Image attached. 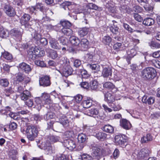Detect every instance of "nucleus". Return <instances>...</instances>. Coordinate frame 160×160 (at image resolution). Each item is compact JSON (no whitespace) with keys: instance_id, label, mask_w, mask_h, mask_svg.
<instances>
[{"instance_id":"1","label":"nucleus","mask_w":160,"mask_h":160,"mask_svg":"<svg viewBox=\"0 0 160 160\" xmlns=\"http://www.w3.org/2000/svg\"><path fill=\"white\" fill-rule=\"evenodd\" d=\"M38 128L35 126L30 125L27 127L26 133L29 140L31 141L34 140L38 135Z\"/></svg>"},{"instance_id":"2","label":"nucleus","mask_w":160,"mask_h":160,"mask_svg":"<svg viewBox=\"0 0 160 160\" xmlns=\"http://www.w3.org/2000/svg\"><path fill=\"white\" fill-rule=\"evenodd\" d=\"M156 73L155 70L153 68L148 67L142 71V76L144 79H151L155 77Z\"/></svg>"},{"instance_id":"3","label":"nucleus","mask_w":160,"mask_h":160,"mask_svg":"<svg viewBox=\"0 0 160 160\" xmlns=\"http://www.w3.org/2000/svg\"><path fill=\"white\" fill-rule=\"evenodd\" d=\"M149 152V151L147 148H144L140 150L139 152L135 151L133 153L132 156L136 159H142L148 157Z\"/></svg>"},{"instance_id":"4","label":"nucleus","mask_w":160,"mask_h":160,"mask_svg":"<svg viewBox=\"0 0 160 160\" xmlns=\"http://www.w3.org/2000/svg\"><path fill=\"white\" fill-rule=\"evenodd\" d=\"M76 5L74 3L69 2H65L63 3L61 7L65 10H68L71 11L74 9H75V12L77 13L82 12L81 9H77L76 8Z\"/></svg>"},{"instance_id":"5","label":"nucleus","mask_w":160,"mask_h":160,"mask_svg":"<svg viewBox=\"0 0 160 160\" xmlns=\"http://www.w3.org/2000/svg\"><path fill=\"white\" fill-rule=\"evenodd\" d=\"M31 18L28 14H24L21 18L20 21L21 24L22 25H24L26 28H29L31 25L29 21Z\"/></svg>"},{"instance_id":"6","label":"nucleus","mask_w":160,"mask_h":160,"mask_svg":"<svg viewBox=\"0 0 160 160\" xmlns=\"http://www.w3.org/2000/svg\"><path fill=\"white\" fill-rule=\"evenodd\" d=\"M38 147L41 149H43L48 152V154L52 152L51 143L49 140H47L43 142L41 145H38Z\"/></svg>"},{"instance_id":"7","label":"nucleus","mask_w":160,"mask_h":160,"mask_svg":"<svg viewBox=\"0 0 160 160\" xmlns=\"http://www.w3.org/2000/svg\"><path fill=\"white\" fill-rule=\"evenodd\" d=\"M78 140L80 144L78 146V148L79 150H81L84 146V142L86 139V136L84 134H79L78 136Z\"/></svg>"},{"instance_id":"8","label":"nucleus","mask_w":160,"mask_h":160,"mask_svg":"<svg viewBox=\"0 0 160 160\" xmlns=\"http://www.w3.org/2000/svg\"><path fill=\"white\" fill-rule=\"evenodd\" d=\"M39 49L37 47H32L28 51V55L30 58L32 60L35 59L38 55Z\"/></svg>"},{"instance_id":"9","label":"nucleus","mask_w":160,"mask_h":160,"mask_svg":"<svg viewBox=\"0 0 160 160\" xmlns=\"http://www.w3.org/2000/svg\"><path fill=\"white\" fill-rule=\"evenodd\" d=\"M39 83L40 86L44 87L49 86L51 84L49 77L47 76L42 77L39 79Z\"/></svg>"},{"instance_id":"10","label":"nucleus","mask_w":160,"mask_h":160,"mask_svg":"<svg viewBox=\"0 0 160 160\" xmlns=\"http://www.w3.org/2000/svg\"><path fill=\"white\" fill-rule=\"evenodd\" d=\"M63 145L70 150H73L76 146L74 141L70 139L64 140L63 142Z\"/></svg>"},{"instance_id":"11","label":"nucleus","mask_w":160,"mask_h":160,"mask_svg":"<svg viewBox=\"0 0 160 160\" xmlns=\"http://www.w3.org/2000/svg\"><path fill=\"white\" fill-rule=\"evenodd\" d=\"M71 118L70 115H67V116L62 115L59 118L58 122L63 126H67L68 125Z\"/></svg>"},{"instance_id":"12","label":"nucleus","mask_w":160,"mask_h":160,"mask_svg":"<svg viewBox=\"0 0 160 160\" xmlns=\"http://www.w3.org/2000/svg\"><path fill=\"white\" fill-rule=\"evenodd\" d=\"M18 68L20 70L23 71L26 73H29L32 70L30 66L25 62L20 63Z\"/></svg>"},{"instance_id":"13","label":"nucleus","mask_w":160,"mask_h":160,"mask_svg":"<svg viewBox=\"0 0 160 160\" xmlns=\"http://www.w3.org/2000/svg\"><path fill=\"white\" fill-rule=\"evenodd\" d=\"M88 44L89 42L88 40L85 38H83L80 41L78 47L82 51H86L88 48Z\"/></svg>"},{"instance_id":"14","label":"nucleus","mask_w":160,"mask_h":160,"mask_svg":"<svg viewBox=\"0 0 160 160\" xmlns=\"http://www.w3.org/2000/svg\"><path fill=\"white\" fill-rule=\"evenodd\" d=\"M126 141V139L123 138L122 135H118L115 136L114 142L117 145H122L124 144Z\"/></svg>"},{"instance_id":"15","label":"nucleus","mask_w":160,"mask_h":160,"mask_svg":"<svg viewBox=\"0 0 160 160\" xmlns=\"http://www.w3.org/2000/svg\"><path fill=\"white\" fill-rule=\"evenodd\" d=\"M137 52L134 48L128 49L127 51V60L128 64L130 63V60L136 55Z\"/></svg>"},{"instance_id":"16","label":"nucleus","mask_w":160,"mask_h":160,"mask_svg":"<svg viewBox=\"0 0 160 160\" xmlns=\"http://www.w3.org/2000/svg\"><path fill=\"white\" fill-rule=\"evenodd\" d=\"M4 10L8 16L12 17L15 14L14 9L9 5H5L4 8Z\"/></svg>"},{"instance_id":"17","label":"nucleus","mask_w":160,"mask_h":160,"mask_svg":"<svg viewBox=\"0 0 160 160\" xmlns=\"http://www.w3.org/2000/svg\"><path fill=\"white\" fill-rule=\"evenodd\" d=\"M49 43L51 47L53 48L56 49H59L61 48V47L58 41L53 38L49 39Z\"/></svg>"},{"instance_id":"18","label":"nucleus","mask_w":160,"mask_h":160,"mask_svg":"<svg viewBox=\"0 0 160 160\" xmlns=\"http://www.w3.org/2000/svg\"><path fill=\"white\" fill-rule=\"evenodd\" d=\"M120 125L123 128L128 130L131 127V124L129 121L126 119H123L120 121Z\"/></svg>"},{"instance_id":"19","label":"nucleus","mask_w":160,"mask_h":160,"mask_svg":"<svg viewBox=\"0 0 160 160\" xmlns=\"http://www.w3.org/2000/svg\"><path fill=\"white\" fill-rule=\"evenodd\" d=\"M20 97L22 100L25 101L31 98V95L29 91L26 90L21 93Z\"/></svg>"},{"instance_id":"20","label":"nucleus","mask_w":160,"mask_h":160,"mask_svg":"<svg viewBox=\"0 0 160 160\" xmlns=\"http://www.w3.org/2000/svg\"><path fill=\"white\" fill-rule=\"evenodd\" d=\"M101 151L100 149L96 148L93 151L92 160H99L101 158Z\"/></svg>"},{"instance_id":"21","label":"nucleus","mask_w":160,"mask_h":160,"mask_svg":"<svg viewBox=\"0 0 160 160\" xmlns=\"http://www.w3.org/2000/svg\"><path fill=\"white\" fill-rule=\"evenodd\" d=\"M104 97L105 101L108 103H112L115 100L114 96L109 92L104 95Z\"/></svg>"},{"instance_id":"22","label":"nucleus","mask_w":160,"mask_h":160,"mask_svg":"<svg viewBox=\"0 0 160 160\" xmlns=\"http://www.w3.org/2000/svg\"><path fill=\"white\" fill-rule=\"evenodd\" d=\"M69 41L74 46L78 47L80 41L78 38L72 36L69 38Z\"/></svg>"},{"instance_id":"23","label":"nucleus","mask_w":160,"mask_h":160,"mask_svg":"<svg viewBox=\"0 0 160 160\" xmlns=\"http://www.w3.org/2000/svg\"><path fill=\"white\" fill-rule=\"evenodd\" d=\"M89 30V28L84 27L80 29L78 31V34L81 37H83L86 35Z\"/></svg>"},{"instance_id":"24","label":"nucleus","mask_w":160,"mask_h":160,"mask_svg":"<svg viewBox=\"0 0 160 160\" xmlns=\"http://www.w3.org/2000/svg\"><path fill=\"white\" fill-rule=\"evenodd\" d=\"M41 98L44 104H48L51 102L50 96L48 94L46 93H42Z\"/></svg>"},{"instance_id":"25","label":"nucleus","mask_w":160,"mask_h":160,"mask_svg":"<svg viewBox=\"0 0 160 160\" xmlns=\"http://www.w3.org/2000/svg\"><path fill=\"white\" fill-rule=\"evenodd\" d=\"M102 74L104 78H107L109 76H111L112 71L110 68H104L103 70Z\"/></svg>"},{"instance_id":"26","label":"nucleus","mask_w":160,"mask_h":160,"mask_svg":"<svg viewBox=\"0 0 160 160\" xmlns=\"http://www.w3.org/2000/svg\"><path fill=\"white\" fill-rule=\"evenodd\" d=\"M152 137L151 134L148 133L146 136L142 137L141 139V142L142 143H147L152 141Z\"/></svg>"},{"instance_id":"27","label":"nucleus","mask_w":160,"mask_h":160,"mask_svg":"<svg viewBox=\"0 0 160 160\" xmlns=\"http://www.w3.org/2000/svg\"><path fill=\"white\" fill-rule=\"evenodd\" d=\"M1 57L2 58H3L5 60H7L9 62H10L13 58V57L12 54L6 51H4L3 52H2Z\"/></svg>"},{"instance_id":"28","label":"nucleus","mask_w":160,"mask_h":160,"mask_svg":"<svg viewBox=\"0 0 160 160\" xmlns=\"http://www.w3.org/2000/svg\"><path fill=\"white\" fill-rule=\"evenodd\" d=\"M31 36L32 40L35 42L39 41L41 38V34L38 33L36 31L32 33Z\"/></svg>"},{"instance_id":"29","label":"nucleus","mask_w":160,"mask_h":160,"mask_svg":"<svg viewBox=\"0 0 160 160\" xmlns=\"http://www.w3.org/2000/svg\"><path fill=\"white\" fill-rule=\"evenodd\" d=\"M99 113L98 110L95 108H92L87 111V114L88 115L92 116L95 117Z\"/></svg>"},{"instance_id":"30","label":"nucleus","mask_w":160,"mask_h":160,"mask_svg":"<svg viewBox=\"0 0 160 160\" xmlns=\"http://www.w3.org/2000/svg\"><path fill=\"white\" fill-rule=\"evenodd\" d=\"M102 129L104 131L110 133H113L114 131L113 127L109 124L105 125Z\"/></svg>"},{"instance_id":"31","label":"nucleus","mask_w":160,"mask_h":160,"mask_svg":"<svg viewBox=\"0 0 160 160\" xmlns=\"http://www.w3.org/2000/svg\"><path fill=\"white\" fill-rule=\"evenodd\" d=\"M90 88L92 90H98L99 89L98 82L95 80L91 81L90 83Z\"/></svg>"},{"instance_id":"32","label":"nucleus","mask_w":160,"mask_h":160,"mask_svg":"<svg viewBox=\"0 0 160 160\" xmlns=\"http://www.w3.org/2000/svg\"><path fill=\"white\" fill-rule=\"evenodd\" d=\"M154 23V20L151 18L145 19L143 21V24L146 26H150Z\"/></svg>"},{"instance_id":"33","label":"nucleus","mask_w":160,"mask_h":160,"mask_svg":"<svg viewBox=\"0 0 160 160\" xmlns=\"http://www.w3.org/2000/svg\"><path fill=\"white\" fill-rule=\"evenodd\" d=\"M87 67L92 70H94L96 72L99 71L100 68L99 65L98 64H88L87 65Z\"/></svg>"},{"instance_id":"34","label":"nucleus","mask_w":160,"mask_h":160,"mask_svg":"<svg viewBox=\"0 0 160 160\" xmlns=\"http://www.w3.org/2000/svg\"><path fill=\"white\" fill-rule=\"evenodd\" d=\"M9 32L3 28H0V37L2 38H6L8 36Z\"/></svg>"},{"instance_id":"35","label":"nucleus","mask_w":160,"mask_h":160,"mask_svg":"<svg viewBox=\"0 0 160 160\" xmlns=\"http://www.w3.org/2000/svg\"><path fill=\"white\" fill-rule=\"evenodd\" d=\"M62 32L65 35L70 36L72 34V31L69 28H63L62 29Z\"/></svg>"},{"instance_id":"36","label":"nucleus","mask_w":160,"mask_h":160,"mask_svg":"<svg viewBox=\"0 0 160 160\" xmlns=\"http://www.w3.org/2000/svg\"><path fill=\"white\" fill-rule=\"evenodd\" d=\"M15 80L19 82L23 81L25 78V76L21 73H18L15 75Z\"/></svg>"},{"instance_id":"37","label":"nucleus","mask_w":160,"mask_h":160,"mask_svg":"<svg viewBox=\"0 0 160 160\" xmlns=\"http://www.w3.org/2000/svg\"><path fill=\"white\" fill-rule=\"evenodd\" d=\"M10 34L16 37H20L22 35V32L19 30L15 29H12L10 31Z\"/></svg>"},{"instance_id":"38","label":"nucleus","mask_w":160,"mask_h":160,"mask_svg":"<svg viewBox=\"0 0 160 160\" xmlns=\"http://www.w3.org/2000/svg\"><path fill=\"white\" fill-rule=\"evenodd\" d=\"M82 105L84 108H89L92 105V100L90 99H87L83 101Z\"/></svg>"},{"instance_id":"39","label":"nucleus","mask_w":160,"mask_h":160,"mask_svg":"<svg viewBox=\"0 0 160 160\" xmlns=\"http://www.w3.org/2000/svg\"><path fill=\"white\" fill-rule=\"evenodd\" d=\"M104 88L108 89H112L115 88V85L111 82H106L103 84Z\"/></svg>"},{"instance_id":"40","label":"nucleus","mask_w":160,"mask_h":160,"mask_svg":"<svg viewBox=\"0 0 160 160\" xmlns=\"http://www.w3.org/2000/svg\"><path fill=\"white\" fill-rule=\"evenodd\" d=\"M112 39L109 36H104L102 39V41L105 44L108 45L111 42Z\"/></svg>"},{"instance_id":"41","label":"nucleus","mask_w":160,"mask_h":160,"mask_svg":"<svg viewBox=\"0 0 160 160\" xmlns=\"http://www.w3.org/2000/svg\"><path fill=\"white\" fill-rule=\"evenodd\" d=\"M96 138L99 140H104L107 136V134L105 133L99 132L97 133L96 135Z\"/></svg>"},{"instance_id":"42","label":"nucleus","mask_w":160,"mask_h":160,"mask_svg":"<svg viewBox=\"0 0 160 160\" xmlns=\"http://www.w3.org/2000/svg\"><path fill=\"white\" fill-rule=\"evenodd\" d=\"M118 28L117 25L113 24L110 27V30L113 34H117L118 32Z\"/></svg>"},{"instance_id":"43","label":"nucleus","mask_w":160,"mask_h":160,"mask_svg":"<svg viewBox=\"0 0 160 160\" xmlns=\"http://www.w3.org/2000/svg\"><path fill=\"white\" fill-rule=\"evenodd\" d=\"M60 23L63 28H69L71 26L70 22L65 20L60 21Z\"/></svg>"},{"instance_id":"44","label":"nucleus","mask_w":160,"mask_h":160,"mask_svg":"<svg viewBox=\"0 0 160 160\" xmlns=\"http://www.w3.org/2000/svg\"><path fill=\"white\" fill-rule=\"evenodd\" d=\"M55 116V114L52 112H48L44 116V119L48 120L53 118Z\"/></svg>"},{"instance_id":"45","label":"nucleus","mask_w":160,"mask_h":160,"mask_svg":"<svg viewBox=\"0 0 160 160\" xmlns=\"http://www.w3.org/2000/svg\"><path fill=\"white\" fill-rule=\"evenodd\" d=\"M59 138L58 137L55 136H51L48 138V140H49V141H50L51 144L59 141Z\"/></svg>"},{"instance_id":"46","label":"nucleus","mask_w":160,"mask_h":160,"mask_svg":"<svg viewBox=\"0 0 160 160\" xmlns=\"http://www.w3.org/2000/svg\"><path fill=\"white\" fill-rule=\"evenodd\" d=\"M79 72L82 78H86L89 77V75L87 71L83 69L79 70Z\"/></svg>"},{"instance_id":"47","label":"nucleus","mask_w":160,"mask_h":160,"mask_svg":"<svg viewBox=\"0 0 160 160\" xmlns=\"http://www.w3.org/2000/svg\"><path fill=\"white\" fill-rule=\"evenodd\" d=\"M71 72L70 69L66 68L63 69L62 70V74L65 77H67L71 74Z\"/></svg>"},{"instance_id":"48","label":"nucleus","mask_w":160,"mask_h":160,"mask_svg":"<svg viewBox=\"0 0 160 160\" xmlns=\"http://www.w3.org/2000/svg\"><path fill=\"white\" fill-rule=\"evenodd\" d=\"M35 102L37 104L38 106H39L40 108H41L42 106H43L44 104L42 100H41L39 97L35 99Z\"/></svg>"},{"instance_id":"49","label":"nucleus","mask_w":160,"mask_h":160,"mask_svg":"<svg viewBox=\"0 0 160 160\" xmlns=\"http://www.w3.org/2000/svg\"><path fill=\"white\" fill-rule=\"evenodd\" d=\"M88 7L89 8V9H87L88 12L87 13H89L90 9H93L96 10L98 9V7L97 6L93 3H89L88 4Z\"/></svg>"},{"instance_id":"50","label":"nucleus","mask_w":160,"mask_h":160,"mask_svg":"<svg viewBox=\"0 0 160 160\" xmlns=\"http://www.w3.org/2000/svg\"><path fill=\"white\" fill-rule=\"evenodd\" d=\"M35 64L41 67H46V64L43 61L40 60H36L35 61Z\"/></svg>"},{"instance_id":"51","label":"nucleus","mask_w":160,"mask_h":160,"mask_svg":"<svg viewBox=\"0 0 160 160\" xmlns=\"http://www.w3.org/2000/svg\"><path fill=\"white\" fill-rule=\"evenodd\" d=\"M9 82L7 79L0 80V85L3 87H7L9 84Z\"/></svg>"},{"instance_id":"52","label":"nucleus","mask_w":160,"mask_h":160,"mask_svg":"<svg viewBox=\"0 0 160 160\" xmlns=\"http://www.w3.org/2000/svg\"><path fill=\"white\" fill-rule=\"evenodd\" d=\"M50 57L53 59L56 58L58 56L56 51L50 49L49 54Z\"/></svg>"},{"instance_id":"53","label":"nucleus","mask_w":160,"mask_h":160,"mask_svg":"<svg viewBox=\"0 0 160 160\" xmlns=\"http://www.w3.org/2000/svg\"><path fill=\"white\" fill-rule=\"evenodd\" d=\"M149 45L152 48H160V43L151 42L150 43Z\"/></svg>"},{"instance_id":"54","label":"nucleus","mask_w":160,"mask_h":160,"mask_svg":"<svg viewBox=\"0 0 160 160\" xmlns=\"http://www.w3.org/2000/svg\"><path fill=\"white\" fill-rule=\"evenodd\" d=\"M82 160H92V157L88 154H83L81 156Z\"/></svg>"},{"instance_id":"55","label":"nucleus","mask_w":160,"mask_h":160,"mask_svg":"<svg viewBox=\"0 0 160 160\" xmlns=\"http://www.w3.org/2000/svg\"><path fill=\"white\" fill-rule=\"evenodd\" d=\"M13 92V91L11 87L6 89L4 90V93L7 96H9L10 94L12 93Z\"/></svg>"},{"instance_id":"56","label":"nucleus","mask_w":160,"mask_h":160,"mask_svg":"<svg viewBox=\"0 0 160 160\" xmlns=\"http://www.w3.org/2000/svg\"><path fill=\"white\" fill-rule=\"evenodd\" d=\"M82 65L81 61L78 59H76L73 62V65L76 68H78Z\"/></svg>"},{"instance_id":"57","label":"nucleus","mask_w":160,"mask_h":160,"mask_svg":"<svg viewBox=\"0 0 160 160\" xmlns=\"http://www.w3.org/2000/svg\"><path fill=\"white\" fill-rule=\"evenodd\" d=\"M36 9L39 10L40 11L42 12L44 10V6L41 3H37L35 6Z\"/></svg>"},{"instance_id":"58","label":"nucleus","mask_w":160,"mask_h":160,"mask_svg":"<svg viewBox=\"0 0 160 160\" xmlns=\"http://www.w3.org/2000/svg\"><path fill=\"white\" fill-rule=\"evenodd\" d=\"M133 16L134 19L139 22H141L142 20V18L138 13H134Z\"/></svg>"},{"instance_id":"59","label":"nucleus","mask_w":160,"mask_h":160,"mask_svg":"<svg viewBox=\"0 0 160 160\" xmlns=\"http://www.w3.org/2000/svg\"><path fill=\"white\" fill-rule=\"evenodd\" d=\"M58 40L60 41V43L64 45L66 44L67 41V39L66 38L63 37H60L58 38Z\"/></svg>"},{"instance_id":"60","label":"nucleus","mask_w":160,"mask_h":160,"mask_svg":"<svg viewBox=\"0 0 160 160\" xmlns=\"http://www.w3.org/2000/svg\"><path fill=\"white\" fill-rule=\"evenodd\" d=\"M111 107L113 109V110L115 111H119L121 108L120 105H114V104L111 105Z\"/></svg>"},{"instance_id":"61","label":"nucleus","mask_w":160,"mask_h":160,"mask_svg":"<svg viewBox=\"0 0 160 160\" xmlns=\"http://www.w3.org/2000/svg\"><path fill=\"white\" fill-rule=\"evenodd\" d=\"M9 116L12 118H13L14 120H17L19 118L18 116L16 113H13V112H10L9 114Z\"/></svg>"},{"instance_id":"62","label":"nucleus","mask_w":160,"mask_h":160,"mask_svg":"<svg viewBox=\"0 0 160 160\" xmlns=\"http://www.w3.org/2000/svg\"><path fill=\"white\" fill-rule=\"evenodd\" d=\"M25 102V104L28 107H32L33 104V102L32 99H29Z\"/></svg>"},{"instance_id":"63","label":"nucleus","mask_w":160,"mask_h":160,"mask_svg":"<svg viewBox=\"0 0 160 160\" xmlns=\"http://www.w3.org/2000/svg\"><path fill=\"white\" fill-rule=\"evenodd\" d=\"M80 85L84 89H88L89 87V83L86 82H82L80 84Z\"/></svg>"},{"instance_id":"64","label":"nucleus","mask_w":160,"mask_h":160,"mask_svg":"<svg viewBox=\"0 0 160 160\" xmlns=\"http://www.w3.org/2000/svg\"><path fill=\"white\" fill-rule=\"evenodd\" d=\"M12 109L9 106H7L4 108L3 109H2V111L4 113L7 114L9 112H12Z\"/></svg>"}]
</instances>
